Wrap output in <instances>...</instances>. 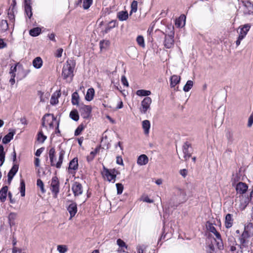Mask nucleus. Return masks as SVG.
Instances as JSON below:
<instances>
[{
	"instance_id": "62",
	"label": "nucleus",
	"mask_w": 253,
	"mask_h": 253,
	"mask_svg": "<svg viewBox=\"0 0 253 253\" xmlns=\"http://www.w3.org/2000/svg\"><path fill=\"white\" fill-rule=\"evenodd\" d=\"M16 70H17L16 65H15L14 66H11L9 74L10 75L15 74V72H16Z\"/></svg>"
},
{
	"instance_id": "22",
	"label": "nucleus",
	"mask_w": 253,
	"mask_h": 253,
	"mask_svg": "<svg viewBox=\"0 0 253 253\" xmlns=\"http://www.w3.org/2000/svg\"><path fill=\"white\" fill-rule=\"evenodd\" d=\"M15 133V130H12L10 131L7 134H6L2 139V143L4 144H7L9 142L11 139H13V136Z\"/></svg>"
},
{
	"instance_id": "23",
	"label": "nucleus",
	"mask_w": 253,
	"mask_h": 253,
	"mask_svg": "<svg viewBox=\"0 0 253 253\" xmlns=\"http://www.w3.org/2000/svg\"><path fill=\"white\" fill-rule=\"evenodd\" d=\"M170 81V85L171 87H173L176 84L179 83L180 81V77L177 75H174L171 77Z\"/></svg>"
},
{
	"instance_id": "60",
	"label": "nucleus",
	"mask_w": 253,
	"mask_h": 253,
	"mask_svg": "<svg viewBox=\"0 0 253 253\" xmlns=\"http://www.w3.org/2000/svg\"><path fill=\"white\" fill-rule=\"evenodd\" d=\"M122 82L123 84L126 86H128V83L127 82V81L126 79V78L125 76H123L121 79Z\"/></svg>"
},
{
	"instance_id": "39",
	"label": "nucleus",
	"mask_w": 253,
	"mask_h": 253,
	"mask_svg": "<svg viewBox=\"0 0 253 253\" xmlns=\"http://www.w3.org/2000/svg\"><path fill=\"white\" fill-rule=\"evenodd\" d=\"M193 86V82L191 80H188L183 87V90L185 92H188Z\"/></svg>"
},
{
	"instance_id": "19",
	"label": "nucleus",
	"mask_w": 253,
	"mask_h": 253,
	"mask_svg": "<svg viewBox=\"0 0 253 253\" xmlns=\"http://www.w3.org/2000/svg\"><path fill=\"white\" fill-rule=\"evenodd\" d=\"M243 3L244 5L246 8V9L245 10V12L249 14L253 13V3L249 1H246L243 2Z\"/></svg>"
},
{
	"instance_id": "6",
	"label": "nucleus",
	"mask_w": 253,
	"mask_h": 253,
	"mask_svg": "<svg viewBox=\"0 0 253 253\" xmlns=\"http://www.w3.org/2000/svg\"><path fill=\"white\" fill-rule=\"evenodd\" d=\"M250 27L251 26L249 24H246L239 28V34L238 39L236 42V44L237 46L240 44L241 41L246 37Z\"/></svg>"
},
{
	"instance_id": "24",
	"label": "nucleus",
	"mask_w": 253,
	"mask_h": 253,
	"mask_svg": "<svg viewBox=\"0 0 253 253\" xmlns=\"http://www.w3.org/2000/svg\"><path fill=\"white\" fill-rule=\"evenodd\" d=\"M8 191V187L5 186L3 187L0 190V200L2 202L5 201L7 193Z\"/></svg>"
},
{
	"instance_id": "27",
	"label": "nucleus",
	"mask_w": 253,
	"mask_h": 253,
	"mask_svg": "<svg viewBox=\"0 0 253 253\" xmlns=\"http://www.w3.org/2000/svg\"><path fill=\"white\" fill-rule=\"evenodd\" d=\"M18 168L17 166L14 165L12 168L11 169L10 171H9L8 173V180L9 181H10L11 179L13 178V176L15 175V174L16 173L17 170H18Z\"/></svg>"
},
{
	"instance_id": "7",
	"label": "nucleus",
	"mask_w": 253,
	"mask_h": 253,
	"mask_svg": "<svg viewBox=\"0 0 253 253\" xmlns=\"http://www.w3.org/2000/svg\"><path fill=\"white\" fill-rule=\"evenodd\" d=\"M79 110L83 118L87 119L90 117L92 108L89 105L80 104L79 105Z\"/></svg>"
},
{
	"instance_id": "42",
	"label": "nucleus",
	"mask_w": 253,
	"mask_h": 253,
	"mask_svg": "<svg viewBox=\"0 0 253 253\" xmlns=\"http://www.w3.org/2000/svg\"><path fill=\"white\" fill-rule=\"evenodd\" d=\"M46 139V136L43 135L42 131H40L38 134L37 140L40 143H43Z\"/></svg>"
},
{
	"instance_id": "2",
	"label": "nucleus",
	"mask_w": 253,
	"mask_h": 253,
	"mask_svg": "<svg viewBox=\"0 0 253 253\" xmlns=\"http://www.w3.org/2000/svg\"><path fill=\"white\" fill-rule=\"evenodd\" d=\"M74 65L72 61H67L64 65L62 69V76L64 79H67L68 78L71 79L73 76V70Z\"/></svg>"
},
{
	"instance_id": "63",
	"label": "nucleus",
	"mask_w": 253,
	"mask_h": 253,
	"mask_svg": "<svg viewBox=\"0 0 253 253\" xmlns=\"http://www.w3.org/2000/svg\"><path fill=\"white\" fill-rule=\"evenodd\" d=\"M116 162L119 165H123V161L121 157L118 156L117 157Z\"/></svg>"
},
{
	"instance_id": "41",
	"label": "nucleus",
	"mask_w": 253,
	"mask_h": 253,
	"mask_svg": "<svg viewBox=\"0 0 253 253\" xmlns=\"http://www.w3.org/2000/svg\"><path fill=\"white\" fill-rule=\"evenodd\" d=\"M25 10L27 15L30 18L32 15V8L30 4H25Z\"/></svg>"
},
{
	"instance_id": "46",
	"label": "nucleus",
	"mask_w": 253,
	"mask_h": 253,
	"mask_svg": "<svg viewBox=\"0 0 253 253\" xmlns=\"http://www.w3.org/2000/svg\"><path fill=\"white\" fill-rule=\"evenodd\" d=\"M84 126L83 124L80 125L75 131V135L78 136L81 134L82 132L84 129Z\"/></svg>"
},
{
	"instance_id": "32",
	"label": "nucleus",
	"mask_w": 253,
	"mask_h": 253,
	"mask_svg": "<svg viewBox=\"0 0 253 253\" xmlns=\"http://www.w3.org/2000/svg\"><path fill=\"white\" fill-rule=\"evenodd\" d=\"M8 28V25L7 21L2 20L0 21V34L5 32Z\"/></svg>"
},
{
	"instance_id": "12",
	"label": "nucleus",
	"mask_w": 253,
	"mask_h": 253,
	"mask_svg": "<svg viewBox=\"0 0 253 253\" xmlns=\"http://www.w3.org/2000/svg\"><path fill=\"white\" fill-rule=\"evenodd\" d=\"M191 146L188 142H185L183 146V152L184 154V158L185 161L189 159L191 156Z\"/></svg>"
},
{
	"instance_id": "1",
	"label": "nucleus",
	"mask_w": 253,
	"mask_h": 253,
	"mask_svg": "<svg viewBox=\"0 0 253 253\" xmlns=\"http://www.w3.org/2000/svg\"><path fill=\"white\" fill-rule=\"evenodd\" d=\"M253 236V226L249 224L245 227L244 231L240 238L241 248L248 247L249 243V239Z\"/></svg>"
},
{
	"instance_id": "50",
	"label": "nucleus",
	"mask_w": 253,
	"mask_h": 253,
	"mask_svg": "<svg viewBox=\"0 0 253 253\" xmlns=\"http://www.w3.org/2000/svg\"><path fill=\"white\" fill-rule=\"evenodd\" d=\"M115 26H116V22L115 21L110 22L109 25H108L105 29V33H107L112 28L115 27Z\"/></svg>"
},
{
	"instance_id": "56",
	"label": "nucleus",
	"mask_w": 253,
	"mask_h": 253,
	"mask_svg": "<svg viewBox=\"0 0 253 253\" xmlns=\"http://www.w3.org/2000/svg\"><path fill=\"white\" fill-rule=\"evenodd\" d=\"M253 124V114H252L248 119V126L250 127Z\"/></svg>"
},
{
	"instance_id": "43",
	"label": "nucleus",
	"mask_w": 253,
	"mask_h": 253,
	"mask_svg": "<svg viewBox=\"0 0 253 253\" xmlns=\"http://www.w3.org/2000/svg\"><path fill=\"white\" fill-rule=\"evenodd\" d=\"M137 1L136 0H133L131 4V10L130 11V14H131L132 13H135L137 11Z\"/></svg>"
},
{
	"instance_id": "28",
	"label": "nucleus",
	"mask_w": 253,
	"mask_h": 253,
	"mask_svg": "<svg viewBox=\"0 0 253 253\" xmlns=\"http://www.w3.org/2000/svg\"><path fill=\"white\" fill-rule=\"evenodd\" d=\"M42 60L40 57H37L33 61V65L36 69H40L42 65Z\"/></svg>"
},
{
	"instance_id": "5",
	"label": "nucleus",
	"mask_w": 253,
	"mask_h": 253,
	"mask_svg": "<svg viewBox=\"0 0 253 253\" xmlns=\"http://www.w3.org/2000/svg\"><path fill=\"white\" fill-rule=\"evenodd\" d=\"M42 126L46 128H53V123L56 120L53 115L50 114H45L42 119Z\"/></svg>"
},
{
	"instance_id": "29",
	"label": "nucleus",
	"mask_w": 253,
	"mask_h": 253,
	"mask_svg": "<svg viewBox=\"0 0 253 253\" xmlns=\"http://www.w3.org/2000/svg\"><path fill=\"white\" fill-rule=\"evenodd\" d=\"M60 96V91L54 92L50 99V103L52 105H55L58 103V98Z\"/></svg>"
},
{
	"instance_id": "30",
	"label": "nucleus",
	"mask_w": 253,
	"mask_h": 253,
	"mask_svg": "<svg viewBox=\"0 0 253 253\" xmlns=\"http://www.w3.org/2000/svg\"><path fill=\"white\" fill-rule=\"evenodd\" d=\"M142 128L145 134H148L150 128V122L148 120H144L142 123Z\"/></svg>"
},
{
	"instance_id": "26",
	"label": "nucleus",
	"mask_w": 253,
	"mask_h": 253,
	"mask_svg": "<svg viewBox=\"0 0 253 253\" xmlns=\"http://www.w3.org/2000/svg\"><path fill=\"white\" fill-rule=\"evenodd\" d=\"M94 93V89L93 88H89L88 89L85 96V100L88 101H91L93 99Z\"/></svg>"
},
{
	"instance_id": "59",
	"label": "nucleus",
	"mask_w": 253,
	"mask_h": 253,
	"mask_svg": "<svg viewBox=\"0 0 253 253\" xmlns=\"http://www.w3.org/2000/svg\"><path fill=\"white\" fill-rule=\"evenodd\" d=\"M208 230L210 231V232L212 233L213 234H214L217 231L215 229V228L212 225H210L208 227Z\"/></svg>"
},
{
	"instance_id": "9",
	"label": "nucleus",
	"mask_w": 253,
	"mask_h": 253,
	"mask_svg": "<svg viewBox=\"0 0 253 253\" xmlns=\"http://www.w3.org/2000/svg\"><path fill=\"white\" fill-rule=\"evenodd\" d=\"M152 99L150 97H146L141 102V108L140 111L143 114H145L147 110L150 109Z\"/></svg>"
},
{
	"instance_id": "31",
	"label": "nucleus",
	"mask_w": 253,
	"mask_h": 253,
	"mask_svg": "<svg viewBox=\"0 0 253 253\" xmlns=\"http://www.w3.org/2000/svg\"><path fill=\"white\" fill-rule=\"evenodd\" d=\"M80 97L77 92H74L72 95L71 102L73 105L79 106Z\"/></svg>"
},
{
	"instance_id": "58",
	"label": "nucleus",
	"mask_w": 253,
	"mask_h": 253,
	"mask_svg": "<svg viewBox=\"0 0 253 253\" xmlns=\"http://www.w3.org/2000/svg\"><path fill=\"white\" fill-rule=\"evenodd\" d=\"M55 156V154L49 155V159H50V164H51V166H54V163L55 161V160H54Z\"/></svg>"
},
{
	"instance_id": "55",
	"label": "nucleus",
	"mask_w": 253,
	"mask_h": 253,
	"mask_svg": "<svg viewBox=\"0 0 253 253\" xmlns=\"http://www.w3.org/2000/svg\"><path fill=\"white\" fill-rule=\"evenodd\" d=\"M117 243L120 247H125L126 249L127 248V246L126 245V243L120 239L117 240Z\"/></svg>"
},
{
	"instance_id": "36",
	"label": "nucleus",
	"mask_w": 253,
	"mask_h": 253,
	"mask_svg": "<svg viewBox=\"0 0 253 253\" xmlns=\"http://www.w3.org/2000/svg\"><path fill=\"white\" fill-rule=\"evenodd\" d=\"M218 249L217 248V246L215 243H213L211 242V243L209 245V249L208 250V253H215L216 252V250Z\"/></svg>"
},
{
	"instance_id": "64",
	"label": "nucleus",
	"mask_w": 253,
	"mask_h": 253,
	"mask_svg": "<svg viewBox=\"0 0 253 253\" xmlns=\"http://www.w3.org/2000/svg\"><path fill=\"white\" fill-rule=\"evenodd\" d=\"M154 26H155V23L154 22H153L151 24L150 27L148 28L147 32L149 34H151V33L153 32Z\"/></svg>"
},
{
	"instance_id": "11",
	"label": "nucleus",
	"mask_w": 253,
	"mask_h": 253,
	"mask_svg": "<svg viewBox=\"0 0 253 253\" xmlns=\"http://www.w3.org/2000/svg\"><path fill=\"white\" fill-rule=\"evenodd\" d=\"M116 170L115 169H104V177L109 181L114 180L113 182H115V178L116 177Z\"/></svg>"
},
{
	"instance_id": "40",
	"label": "nucleus",
	"mask_w": 253,
	"mask_h": 253,
	"mask_svg": "<svg viewBox=\"0 0 253 253\" xmlns=\"http://www.w3.org/2000/svg\"><path fill=\"white\" fill-rule=\"evenodd\" d=\"M57 250L59 253H66L68 251V247L66 245H58Z\"/></svg>"
},
{
	"instance_id": "18",
	"label": "nucleus",
	"mask_w": 253,
	"mask_h": 253,
	"mask_svg": "<svg viewBox=\"0 0 253 253\" xmlns=\"http://www.w3.org/2000/svg\"><path fill=\"white\" fill-rule=\"evenodd\" d=\"M233 223V219L232 215L230 213L226 214L225 218V226L227 228H229L232 227Z\"/></svg>"
},
{
	"instance_id": "25",
	"label": "nucleus",
	"mask_w": 253,
	"mask_h": 253,
	"mask_svg": "<svg viewBox=\"0 0 253 253\" xmlns=\"http://www.w3.org/2000/svg\"><path fill=\"white\" fill-rule=\"evenodd\" d=\"M17 217V214L15 212H11L8 216V223L10 227L14 226L16 224L15 220Z\"/></svg>"
},
{
	"instance_id": "34",
	"label": "nucleus",
	"mask_w": 253,
	"mask_h": 253,
	"mask_svg": "<svg viewBox=\"0 0 253 253\" xmlns=\"http://www.w3.org/2000/svg\"><path fill=\"white\" fill-rule=\"evenodd\" d=\"M117 16L120 21H125L128 18V13L126 11H122L118 13Z\"/></svg>"
},
{
	"instance_id": "61",
	"label": "nucleus",
	"mask_w": 253,
	"mask_h": 253,
	"mask_svg": "<svg viewBox=\"0 0 253 253\" xmlns=\"http://www.w3.org/2000/svg\"><path fill=\"white\" fill-rule=\"evenodd\" d=\"M6 43L3 41V40L0 39V49H2L6 46Z\"/></svg>"
},
{
	"instance_id": "52",
	"label": "nucleus",
	"mask_w": 253,
	"mask_h": 253,
	"mask_svg": "<svg viewBox=\"0 0 253 253\" xmlns=\"http://www.w3.org/2000/svg\"><path fill=\"white\" fill-rule=\"evenodd\" d=\"M117 189V194H121L122 193L124 189L123 185L121 183H117L116 184Z\"/></svg>"
},
{
	"instance_id": "15",
	"label": "nucleus",
	"mask_w": 253,
	"mask_h": 253,
	"mask_svg": "<svg viewBox=\"0 0 253 253\" xmlns=\"http://www.w3.org/2000/svg\"><path fill=\"white\" fill-rule=\"evenodd\" d=\"M78 169V160L77 158H74L69 163L68 171L72 173L73 171H76Z\"/></svg>"
},
{
	"instance_id": "48",
	"label": "nucleus",
	"mask_w": 253,
	"mask_h": 253,
	"mask_svg": "<svg viewBox=\"0 0 253 253\" xmlns=\"http://www.w3.org/2000/svg\"><path fill=\"white\" fill-rule=\"evenodd\" d=\"M20 193L22 197L25 195V184L23 180H21L20 182Z\"/></svg>"
},
{
	"instance_id": "53",
	"label": "nucleus",
	"mask_w": 253,
	"mask_h": 253,
	"mask_svg": "<svg viewBox=\"0 0 253 253\" xmlns=\"http://www.w3.org/2000/svg\"><path fill=\"white\" fill-rule=\"evenodd\" d=\"M141 200L144 202H146L148 203H153V200L150 199L147 196H144L141 198Z\"/></svg>"
},
{
	"instance_id": "44",
	"label": "nucleus",
	"mask_w": 253,
	"mask_h": 253,
	"mask_svg": "<svg viewBox=\"0 0 253 253\" xmlns=\"http://www.w3.org/2000/svg\"><path fill=\"white\" fill-rule=\"evenodd\" d=\"M97 152H98V149L97 148H96L93 151H91L89 155H88L87 157V161L88 162H90V161H92L93 159H94L95 155L97 154Z\"/></svg>"
},
{
	"instance_id": "49",
	"label": "nucleus",
	"mask_w": 253,
	"mask_h": 253,
	"mask_svg": "<svg viewBox=\"0 0 253 253\" xmlns=\"http://www.w3.org/2000/svg\"><path fill=\"white\" fill-rule=\"evenodd\" d=\"M7 14L9 20L12 21V22H14L15 20V16L14 14L13 9H10V8H9L8 10Z\"/></svg>"
},
{
	"instance_id": "16",
	"label": "nucleus",
	"mask_w": 253,
	"mask_h": 253,
	"mask_svg": "<svg viewBox=\"0 0 253 253\" xmlns=\"http://www.w3.org/2000/svg\"><path fill=\"white\" fill-rule=\"evenodd\" d=\"M67 210L70 213V219H71L74 217L77 212V207L76 203L72 202L69 205L67 208Z\"/></svg>"
},
{
	"instance_id": "4",
	"label": "nucleus",
	"mask_w": 253,
	"mask_h": 253,
	"mask_svg": "<svg viewBox=\"0 0 253 253\" xmlns=\"http://www.w3.org/2000/svg\"><path fill=\"white\" fill-rule=\"evenodd\" d=\"M249 202V199L243 195H239L235 199V207L240 211L244 210Z\"/></svg>"
},
{
	"instance_id": "54",
	"label": "nucleus",
	"mask_w": 253,
	"mask_h": 253,
	"mask_svg": "<svg viewBox=\"0 0 253 253\" xmlns=\"http://www.w3.org/2000/svg\"><path fill=\"white\" fill-rule=\"evenodd\" d=\"M228 242L229 244V246L231 245H236L235 239L233 236H230L228 237Z\"/></svg>"
},
{
	"instance_id": "17",
	"label": "nucleus",
	"mask_w": 253,
	"mask_h": 253,
	"mask_svg": "<svg viewBox=\"0 0 253 253\" xmlns=\"http://www.w3.org/2000/svg\"><path fill=\"white\" fill-rule=\"evenodd\" d=\"M65 151L63 150H61L59 152L58 161L57 162H56V161H55V162L54 163V166L56 167V168H57L58 169H59L61 168L62 162H63V158H64V157L65 155Z\"/></svg>"
},
{
	"instance_id": "51",
	"label": "nucleus",
	"mask_w": 253,
	"mask_h": 253,
	"mask_svg": "<svg viewBox=\"0 0 253 253\" xmlns=\"http://www.w3.org/2000/svg\"><path fill=\"white\" fill-rule=\"evenodd\" d=\"M37 184L38 187H39L41 189V190L42 193L45 192V190L44 189V185L42 180L40 179H38L37 180Z\"/></svg>"
},
{
	"instance_id": "8",
	"label": "nucleus",
	"mask_w": 253,
	"mask_h": 253,
	"mask_svg": "<svg viewBox=\"0 0 253 253\" xmlns=\"http://www.w3.org/2000/svg\"><path fill=\"white\" fill-rule=\"evenodd\" d=\"M59 182L56 176L52 177L50 183V190L54 194V197L56 198L59 192Z\"/></svg>"
},
{
	"instance_id": "35",
	"label": "nucleus",
	"mask_w": 253,
	"mask_h": 253,
	"mask_svg": "<svg viewBox=\"0 0 253 253\" xmlns=\"http://www.w3.org/2000/svg\"><path fill=\"white\" fill-rule=\"evenodd\" d=\"M5 160V153L2 145H0V167L1 166Z\"/></svg>"
},
{
	"instance_id": "45",
	"label": "nucleus",
	"mask_w": 253,
	"mask_h": 253,
	"mask_svg": "<svg viewBox=\"0 0 253 253\" xmlns=\"http://www.w3.org/2000/svg\"><path fill=\"white\" fill-rule=\"evenodd\" d=\"M136 42L138 45L142 47H145L144 40L142 36H138L136 38Z\"/></svg>"
},
{
	"instance_id": "13",
	"label": "nucleus",
	"mask_w": 253,
	"mask_h": 253,
	"mask_svg": "<svg viewBox=\"0 0 253 253\" xmlns=\"http://www.w3.org/2000/svg\"><path fill=\"white\" fill-rule=\"evenodd\" d=\"M213 235L214 236L213 241L216 243L217 248L219 250H222L223 248V243L220 233L216 231Z\"/></svg>"
},
{
	"instance_id": "10",
	"label": "nucleus",
	"mask_w": 253,
	"mask_h": 253,
	"mask_svg": "<svg viewBox=\"0 0 253 253\" xmlns=\"http://www.w3.org/2000/svg\"><path fill=\"white\" fill-rule=\"evenodd\" d=\"M72 190L74 196L77 197L83 194V187L80 183L75 182L72 186Z\"/></svg>"
},
{
	"instance_id": "21",
	"label": "nucleus",
	"mask_w": 253,
	"mask_h": 253,
	"mask_svg": "<svg viewBox=\"0 0 253 253\" xmlns=\"http://www.w3.org/2000/svg\"><path fill=\"white\" fill-rule=\"evenodd\" d=\"M148 162V158L146 155H141L137 159V164L140 166L146 165Z\"/></svg>"
},
{
	"instance_id": "14",
	"label": "nucleus",
	"mask_w": 253,
	"mask_h": 253,
	"mask_svg": "<svg viewBox=\"0 0 253 253\" xmlns=\"http://www.w3.org/2000/svg\"><path fill=\"white\" fill-rule=\"evenodd\" d=\"M248 188V185L246 183L241 182L238 183L236 186L237 194H240V195H243L247 191Z\"/></svg>"
},
{
	"instance_id": "20",
	"label": "nucleus",
	"mask_w": 253,
	"mask_h": 253,
	"mask_svg": "<svg viewBox=\"0 0 253 253\" xmlns=\"http://www.w3.org/2000/svg\"><path fill=\"white\" fill-rule=\"evenodd\" d=\"M185 16L184 15H181L178 18L175 20V26L177 28L182 27L185 24Z\"/></svg>"
},
{
	"instance_id": "47",
	"label": "nucleus",
	"mask_w": 253,
	"mask_h": 253,
	"mask_svg": "<svg viewBox=\"0 0 253 253\" xmlns=\"http://www.w3.org/2000/svg\"><path fill=\"white\" fill-rule=\"evenodd\" d=\"M92 0H83V7L84 9H88L92 4Z\"/></svg>"
},
{
	"instance_id": "57",
	"label": "nucleus",
	"mask_w": 253,
	"mask_h": 253,
	"mask_svg": "<svg viewBox=\"0 0 253 253\" xmlns=\"http://www.w3.org/2000/svg\"><path fill=\"white\" fill-rule=\"evenodd\" d=\"M63 51V49L62 48L57 49L55 53L56 56L57 57H61Z\"/></svg>"
},
{
	"instance_id": "37",
	"label": "nucleus",
	"mask_w": 253,
	"mask_h": 253,
	"mask_svg": "<svg viewBox=\"0 0 253 253\" xmlns=\"http://www.w3.org/2000/svg\"><path fill=\"white\" fill-rule=\"evenodd\" d=\"M41 33V29L39 27L33 28L30 30L29 32L30 35L33 37H36L40 35Z\"/></svg>"
},
{
	"instance_id": "3",
	"label": "nucleus",
	"mask_w": 253,
	"mask_h": 253,
	"mask_svg": "<svg viewBox=\"0 0 253 253\" xmlns=\"http://www.w3.org/2000/svg\"><path fill=\"white\" fill-rule=\"evenodd\" d=\"M169 32L168 31V34H165L164 41V45L166 48H171L174 46V32L173 30V28H168Z\"/></svg>"
},
{
	"instance_id": "33",
	"label": "nucleus",
	"mask_w": 253,
	"mask_h": 253,
	"mask_svg": "<svg viewBox=\"0 0 253 253\" xmlns=\"http://www.w3.org/2000/svg\"><path fill=\"white\" fill-rule=\"evenodd\" d=\"M151 92L149 90H144V89H139L136 91V94L138 96H146L151 94Z\"/></svg>"
},
{
	"instance_id": "38",
	"label": "nucleus",
	"mask_w": 253,
	"mask_h": 253,
	"mask_svg": "<svg viewBox=\"0 0 253 253\" xmlns=\"http://www.w3.org/2000/svg\"><path fill=\"white\" fill-rule=\"evenodd\" d=\"M70 117L73 120L77 121L79 119V115L77 110H73L70 113Z\"/></svg>"
}]
</instances>
